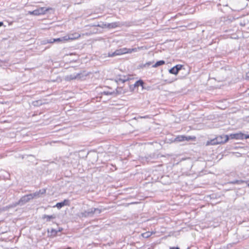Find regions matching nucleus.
<instances>
[{"mask_svg":"<svg viewBox=\"0 0 249 249\" xmlns=\"http://www.w3.org/2000/svg\"><path fill=\"white\" fill-rule=\"evenodd\" d=\"M102 210L99 208H91L87 210L84 211L79 213V216L80 218L92 217L94 213H101Z\"/></svg>","mask_w":249,"mask_h":249,"instance_id":"nucleus-1","label":"nucleus"},{"mask_svg":"<svg viewBox=\"0 0 249 249\" xmlns=\"http://www.w3.org/2000/svg\"><path fill=\"white\" fill-rule=\"evenodd\" d=\"M240 231L242 238L247 239L249 238V223L244 222L241 226Z\"/></svg>","mask_w":249,"mask_h":249,"instance_id":"nucleus-2","label":"nucleus"},{"mask_svg":"<svg viewBox=\"0 0 249 249\" xmlns=\"http://www.w3.org/2000/svg\"><path fill=\"white\" fill-rule=\"evenodd\" d=\"M32 196H30L29 194L23 196H22L20 199L16 203L15 206L20 205L22 206L24 205L25 203H27L31 200H32Z\"/></svg>","mask_w":249,"mask_h":249,"instance_id":"nucleus-3","label":"nucleus"},{"mask_svg":"<svg viewBox=\"0 0 249 249\" xmlns=\"http://www.w3.org/2000/svg\"><path fill=\"white\" fill-rule=\"evenodd\" d=\"M67 36H64L62 37L57 38H51L49 39L44 40L42 41V43L43 44H46L47 43H53L54 42H63L64 41H67Z\"/></svg>","mask_w":249,"mask_h":249,"instance_id":"nucleus-4","label":"nucleus"},{"mask_svg":"<svg viewBox=\"0 0 249 249\" xmlns=\"http://www.w3.org/2000/svg\"><path fill=\"white\" fill-rule=\"evenodd\" d=\"M183 67V65L180 64L176 65L175 66L171 68L169 70V72L170 73L177 75L179 71L181 70Z\"/></svg>","mask_w":249,"mask_h":249,"instance_id":"nucleus-5","label":"nucleus"},{"mask_svg":"<svg viewBox=\"0 0 249 249\" xmlns=\"http://www.w3.org/2000/svg\"><path fill=\"white\" fill-rule=\"evenodd\" d=\"M81 73H73L70 75H67L65 77V80L68 81L71 80L81 79Z\"/></svg>","mask_w":249,"mask_h":249,"instance_id":"nucleus-6","label":"nucleus"},{"mask_svg":"<svg viewBox=\"0 0 249 249\" xmlns=\"http://www.w3.org/2000/svg\"><path fill=\"white\" fill-rule=\"evenodd\" d=\"M219 144L224 143L228 141L229 137L227 135H219L216 137Z\"/></svg>","mask_w":249,"mask_h":249,"instance_id":"nucleus-7","label":"nucleus"},{"mask_svg":"<svg viewBox=\"0 0 249 249\" xmlns=\"http://www.w3.org/2000/svg\"><path fill=\"white\" fill-rule=\"evenodd\" d=\"M229 139H235V140H243L244 139V134L239 132L236 133L231 134L230 135Z\"/></svg>","mask_w":249,"mask_h":249,"instance_id":"nucleus-8","label":"nucleus"},{"mask_svg":"<svg viewBox=\"0 0 249 249\" xmlns=\"http://www.w3.org/2000/svg\"><path fill=\"white\" fill-rule=\"evenodd\" d=\"M45 8L41 7L37 9H36L32 11H29V13L30 15L35 16H38L45 13L46 10H44Z\"/></svg>","mask_w":249,"mask_h":249,"instance_id":"nucleus-9","label":"nucleus"},{"mask_svg":"<svg viewBox=\"0 0 249 249\" xmlns=\"http://www.w3.org/2000/svg\"><path fill=\"white\" fill-rule=\"evenodd\" d=\"M69 200L68 199H64V201L62 202L57 203L54 207H56L58 209H60L64 206H69Z\"/></svg>","mask_w":249,"mask_h":249,"instance_id":"nucleus-10","label":"nucleus"},{"mask_svg":"<svg viewBox=\"0 0 249 249\" xmlns=\"http://www.w3.org/2000/svg\"><path fill=\"white\" fill-rule=\"evenodd\" d=\"M67 36V40H74L78 38L80 36V35L78 33H74L69 35Z\"/></svg>","mask_w":249,"mask_h":249,"instance_id":"nucleus-11","label":"nucleus"},{"mask_svg":"<svg viewBox=\"0 0 249 249\" xmlns=\"http://www.w3.org/2000/svg\"><path fill=\"white\" fill-rule=\"evenodd\" d=\"M124 49L125 50L124 51V54L125 53H131L133 52H137L138 50L140 49V48H124Z\"/></svg>","mask_w":249,"mask_h":249,"instance_id":"nucleus-12","label":"nucleus"},{"mask_svg":"<svg viewBox=\"0 0 249 249\" xmlns=\"http://www.w3.org/2000/svg\"><path fill=\"white\" fill-rule=\"evenodd\" d=\"M55 217H56V216L54 214L50 215H47V214H44L42 216V219H46V221H47V222L50 221L51 219H55Z\"/></svg>","mask_w":249,"mask_h":249,"instance_id":"nucleus-13","label":"nucleus"},{"mask_svg":"<svg viewBox=\"0 0 249 249\" xmlns=\"http://www.w3.org/2000/svg\"><path fill=\"white\" fill-rule=\"evenodd\" d=\"M218 144H219V143L217 140L216 137L213 139L210 140V141H208L207 142V145H216Z\"/></svg>","mask_w":249,"mask_h":249,"instance_id":"nucleus-14","label":"nucleus"},{"mask_svg":"<svg viewBox=\"0 0 249 249\" xmlns=\"http://www.w3.org/2000/svg\"><path fill=\"white\" fill-rule=\"evenodd\" d=\"M120 26V23L119 22H115L110 23H108L107 27L109 28H115Z\"/></svg>","mask_w":249,"mask_h":249,"instance_id":"nucleus-15","label":"nucleus"},{"mask_svg":"<svg viewBox=\"0 0 249 249\" xmlns=\"http://www.w3.org/2000/svg\"><path fill=\"white\" fill-rule=\"evenodd\" d=\"M128 80V78H126V77L125 76H123V77L117 78L116 81L118 83H124L125 81H127Z\"/></svg>","mask_w":249,"mask_h":249,"instance_id":"nucleus-16","label":"nucleus"},{"mask_svg":"<svg viewBox=\"0 0 249 249\" xmlns=\"http://www.w3.org/2000/svg\"><path fill=\"white\" fill-rule=\"evenodd\" d=\"M165 62L164 60H160L157 61L154 65L152 66L153 68H157L159 66L165 64Z\"/></svg>","mask_w":249,"mask_h":249,"instance_id":"nucleus-17","label":"nucleus"},{"mask_svg":"<svg viewBox=\"0 0 249 249\" xmlns=\"http://www.w3.org/2000/svg\"><path fill=\"white\" fill-rule=\"evenodd\" d=\"M144 82L142 80H139L137 81L134 84V87L141 86L142 88H143Z\"/></svg>","mask_w":249,"mask_h":249,"instance_id":"nucleus-18","label":"nucleus"},{"mask_svg":"<svg viewBox=\"0 0 249 249\" xmlns=\"http://www.w3.org/2000/svg\"><path fill=\"white\" fill-rule=\"evenodd\" d=\"M125 50L124 49V48H121L119 49L116 50V54H117V55H120L124 54V51Z\"/></svg>","mask_w":249,"mask_h":249,"instance_id":"nucleus-19","label":"nucleus"},{"mask_svg":"<svg viewBox=\"0 0 249 249\" xmlns=\"http://www.w3.org/2000/svg\"><path fill=\"white\" fill-rule=\"evenodd\" d=\"M184 136V135H178V136L175 139V141L176 142H183Z\"/></svg>","mask_w":249,"mask_h":249,"instance_id":"nucleus-20","label":"nucleus"},{"mask_svg":"<svg viewBox=\"0 0 249 249\" xmlns=\"http://www.w3.org/2000/svg\"><path fill=\"white\" fill-rule=\"evenodd\" d=\"M244 182V181L242 180H237V179H235V180H234L233 181H230L228 182V183H230V184H241L242 183H243Z\"/></svg>","mask_w":249,"mask_h":249,"instance_id":"nucleus-21","label":"nucleus"},{"mask_svg":"<svg viewBox=\"0 0 249 249\" xmlns=\"http://www.w3.org/2000/svg\"><path fill=\"white\" fill-rule=\"evenodd\" d=\"M152 233L153 232L147 231L142 233V235L143 238H147L149 237L152 234Z\"/></svg>","mask_w":249,"mask_h":249,"instance_id":"nucleus-22","label":"nucleus"},{"mask_svg":"<svg viewBox=\"0 0 249 249\" xmlns=\"http://www.w3.org/2000/svg\"><path fill=\"white\" fill-rule=\"evenodd\" d=\"M195 139H196L195 137L190 136H184V141L188 142L191 140H194Z\"/></svg>","mask_w":249,"mask_h":249,"instance_id":"nucleus-23","label":"nucleus"},{"mask_svg":"<svg viewBox=\"0 0 249 249\" xmlns=\"http://www.w3.org/2000/svg\"><path fill=\"white\" fill-rule=\"evenodd\" d=\"M61 231L60 230H59V231H57L56 230L52 229L50 232V235L53 236H55L57 234L58 231Z\"/></svg>","mask_w":249,"mask_h":249,"instance_id":"nucleus-24","label":"nucleus"},{"mask_svg":"<svg viewBox=\"0 0 249 249\" xmlns=\"http://www.w3.org/2000/svg\"><path fill=\"white\" fill-rule=\"evenodd\" d=\"M29 195L31 196H32V199H33V198H34L35 197L39 196V195H38V193H37V191L35 193H33V194H30Z\"/></svg>","mask_w":249,"mask_h":249,"instance_id":"nucleus-25","label":"nucleus"},{"mask_svg":"<svg viewBox=\"0 0 249 249\" xmlns=\"http://www.w3.org/2000/svg\"><path fill=\"white\" fill-rule=\"evenodd\" d=\"M46 191V190L45 189H42L39 190V191H38L37 192L38 193V195L39 196L40 195H43V194H45Z\"/></svg>","mask_w":249,"mask_h":249,"instance_id":"nucleus-26","label":"nucleus"},{"mask_svg":"<svg viewBox=\"0 0 249 249\" xmlns=\"http://www.w3.org/2000/svg\"><path fill=\"white\" fill-rule=\"evenodd\" d=\"M107 55L108 57H114L117 55L116 54V51H114V52H109Z\"/></svg>","mask_w":249,"mask_h":249,"instance_id":"nucleus-27","label":"nucleus"},{"mask_svg":"<svg viewBox=\"0 0 249 249\" xmlns=\"http://www.w3.org/2000/svg\"><path fill=\"white\" fill-rule=\"evenodd\" d=\"M113 92H109V91H103L102 94L106 95H111L113 94Z\"/></svg>","mask_w":249,"mask_h":249,"instance_id":"nucleus-28","label":"nucleus"},{"mask_svg":"<svg viewBox=\"0 0 249 249\" xmlns=\"http://www.w3.org/2000/svg\"><path fill=\"white\" fill-rule=\"evenodd\" d=\"M249 139V135H245L244 134V139Z\"/></svg>","mask_w":249,"mask_h":249,"instance_id":"nucleus-29","label":"nucleus"},{"mask_svg":"<svg viewBox=\"0 0 249 249\" xmlns=\"http://www.w3.org/2000/svg\"><path fill=\"white\" fill-rule=\"evenodd\" d=\"M246 79H249V71L246 73Z\"/></svg>","mask_w":249,"mask_h":249,"instance_id":"nucleus-30","label":"nucleus"},{"mask_svg":"<svg viewBox=\"0 0 249 249\" xmlns=\"http://www.w3.org/2000/svg\"><path fill=\"white\" fill-rule=\"evenodd\" d=\"M151 62H148L145 64V65L150 66L151 64Z\"/></svg>","mask_w":249,"mask_h":249,"instance_id":"nucleus-31","label":"nucleus"},{"mask_svg":"<svg viewBox=\"0 0 249 249\" xmlns=\"http://www.w3.org/2000/svg\"><path fill=\"white\" fill-rule=\"evenodd\" d=\"M170 249H179L178 247H171Z\"/></svg>","mask_w":249,"mask_h":249,"instance_id":"nucleus-32","label":"nucleus"},{"mask_svg":"<svg viewBox=\"0 0 249 249\" xmlns=\"http://www.w3.org/2000/svg\"><path fill=\"white\" fill-rule=\"evenodd\" d=\"M3 23L2 22H0V27L3 25Z\"/></svg>","mask_w":249,"mask_h":249,"instance_id":"nucleus-33","label":"nucleus"},{"mask_svg":"<svg viewBox=\"0 0 249 249\" xmlns=\"http://www.w3.org/2000/svg\"><path fill=\"white\" fill-rule=\"evenodd\" d=\"M142 118H147V116H144V117H142Z\"/></svg>","mask_w":249,"mask_h":249,"instance_id":"nucleus-34","label":"nucleus"},{"mask_svg":"<svg viewBox=\"0 0 249 249\" xmlns=\"http://www.w3.org/2000/svg\"><path fill=\"white\" fill-rule=\"evenodd\" d=\"M248 186H249V183L248 184Z\"/></svg>","mask_w":249,"mask_h":249,"instance_id":"nucleus-35","label":"nucleus"},{"mask_svg":"<svg viewBox=\"0 0 249 249\" xmlns=\"http://www.w3.org/2000/svg\"><path fill=\"white\" fill-rule=\"evenodd\" d=\"M148 249H151V248H149Z\"/></svg>","mask_w":249,"mask_h":249,"instance_id":"nucleus-36","label":"nucleus"}]
</instances>
